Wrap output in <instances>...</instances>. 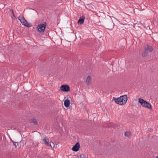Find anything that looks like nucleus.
Wrapping results in <instances>:
<instances>
[{
    "mask_svg": "<svg viewBox=\"0 0 158 158\" xmlns=\"http://www.w3.org/2000/svg\"><path fill=\"white\" fill-rule=\"evenodd\" d=\"M113 100H114L115 102L120 105H124L127 102V95H124L121 96L118 98H115L113 97Z\"/></svg>",
    "mask_w": 158,
    "mask_h": 158,
    "instance_id": "1",
    "label": "nucleus"
},
{
    "mask_svg": "<svg viewBox=\"0 0 158 158\" xmlns=\"http://www.w3.org/2000/svg\"><path fill=\"white\" fill-rule=\"evenodd\" d=\"M138 101L143 107L147 108L148 109L151 110L152 109V107L151 104L146 101L144 100L143 99L139 98L138 99Z\"/></svg>",
    "mask_w": 158,
    "mask_h": 158,
    "instance_id": "2",
    "label": "nucleus"
},
{
    "mask_svg": "<svg viewBox=\"0 0 158 158\" xmlns=\"http://www.w3.org/2000/svg\"><path fill=\"white\" fill-rule=\"evenodd\" d=\"M19 19L23 25L27 27H30L29 24L27 22L22 15H21L19 16Z\"/></svg>",
    "mask_w": 158,
    "mask_h": 158,
    "instance_id": "3",
    "label": "nucleus"
},
{
    "mask_svg": "<svg viewBox=\"0 0 158 158\" xmlns=\"http://www.w3.org/2000/svg\"><path fill=\"white\" fill-rule=\"evenodd\" d=\"M61 90L64 92H69L70 90V87L67 85H62L60 87Z\"/></svg>",
    "mask_w": 158,
    "mask_h": 158,
    "instance_id": "4",
    "label": "nucleus"
},
{
    "mask_svg": "<svg viewBox=\"0 0 158 158\" xmlns=\"http://www.w3.org/2000/svg\"><path fill=\"white\" fill-rule=\"evenodd\" d=\"M46 26V24H40L37 27L38 31L40 32L44 31Z\"/></svg>",
    "mask_w": 158,
    "mask_h": 158,
    "instance_id": "5",
    "label": "nucleus"
},
{
    "mask_svg": "<svg viewBox=\"0 0 158 158\" xmlns=\"http://www.w3.org/2000/svg\"><path fill=\"white\" fill-rule=\"evenodd\" d=\"M42 141L48 146H50L52 148H53L55 147L54 144L52 142V143L53 144V147L52 146L51 144L49 143V140L48 139H46L45 138H44L42 139Z\"/></svg>",
    "mask_w": 158,
    "mask_h": 158,
    "instance_id": "6",
    "label": "nucleus"
},
{
    "mask_svg": "<svg viewBox=\"0 0 158 158\" xmlns=\"http://www.w3.org/2000/svg\"><path fill=\"white\" fill-rule=\"evenodd\" d=\"M80 148V144L79 142H77L72 148V150L75 152L78 151Z\"/></svg>",
    "mask_w": 158,
    "mask_h": 158,
    "instance_id": "7",
    "label": "nucleus"
},
{
    "mask_svg": "<svg viewBox=\"0 0 158 158\" xmlns=\"http://www.w3.org/2000/svg\"><path fill=\"white\" fill-rule=\"evenodd\" d=\"M30 122L33 123L35 125L38 124L37 120L36 118H32L30 121Z\"/></svg>",
    "mask_w": 158,
    "mask_h": 158,
    "instance_id": "8",
    "label": "nucleus"
},
{
    "mask_svg": "<svg viewBox=\"0 0 158 158\" xmlns=\"http://www.w3.org/2000/svg\"><path fill=\"white\" fill-rule=\"evenodd\" d=\"M70 101L69 100H66L64 101V105L66 107H69L70 105Z\"/></svg>",
    "mask_w": 158,
    "mask_h": 158,
    "instance_id": "9",
    "label": "nucleus"
},
{
    "mask_svg": "<svg viewBox=\"0 0 158 158\" xmlns=\"http://www.w3.org/2000/svg\"><path fill=\"white\" fill-rule=\"evenodd\" d=\"M91 77L90 76H88L86 78V83L88 85H90L91 83Z\"/></svg>",
    "mask_w": 158,
    "mask_h": 158,
    "instance_id": "10",
    "label": "nucleus"
},
{
    "mask_svg": "<svg viewBox=\"0 0 158 158\" xmlns=\"http://www.w3.org/2000/svg\"><path fill=\"white\" fill-rule=\"evenodd\" d=\"M145 50H148L150 52H152L153 50V48L152 46L149 45H147V47L145 48Z\"/></svg>",
    "mask_w": 158,
    "mask_h": 158,
    "instance_id": "11",
    "label": "nucleus"
},
{
    "mask_svg": "<svg viewBox=\"0 0 158 158\" xmlns=\"http://www.w3.org/2000/svg\"><path fill=\"white\" fill-rule=\"evenodd\" d=\"M131 134L130 131H126L125 132V136L127 137L128 138H130L131 136Z\"/></svg>",
    "mask_w": 158,
    "mask_h": 158,
    "instance_id": "12",
    "label": "nucleus"
},
{
    "mask_svg": "<svg viewBox=\"0 0 158 158\" xmlns=\"http://www.w3.org/2000/svg\"><path fill=\"white\" fill-rule=\"evenodd\" d=\"M114 124L113 123H109L107 124V126L105 127H115L114 126Z\"/></svg>",
    "mask_w": 158,
    "mask_h": 158,
    "instance_id": "13",
    "label": "nucleus"
},
{
    "mask_svg": "<svg viewBox=\"0 0 158 158\" xmlns=\"http://www.w3.org/2000/svg\"><path fill=\"white\" fill-rule=\"evenodd\" d=\"M84 21V19L80 18L79 19L78 21V23L79 24H82L83 23Z\"/></svg>",
    "mask_w": 158,
    "mask_h": 158,
    "instance_id": "14",
    "label": "nucleus"
},
{
    "mask_svg": "<svg viewBox=\"0 0 158 158\" xmlns=\"http://www.w3.org/2000/svg\"><path fill=\"white\" fill-rule=\"evenodd\" d=\"M148 54V52L145 50V51H144L142 54V56L143 57H145Z\"/></svg>",
    "mask_w": 158,
    "mask_h": 158,
    "instance_id": "15",
    "label": "nucleus"
},
{
    "mask_svg": "<svg viewBox=\"0 0 158 158\" xmlns=\"http://www.w3.org/2000/svg\"><path fill=\"white\" fill-rule=\"evenodd\" d=\"M79 156H80V158H87L85 155H80Z\"/></svg>",
    "mask_w": 158,
    "mask_h": 158,
    "instance_id": "16",
    "label": "nucleus"
},
{
    "mask_svg": "<svg viewBox=\"0 0 158 158\" xmlns=\"http://www.w3.org/2000/svg\"><path fill=\"white\" fill-rule=\"evenodd\" d=\"M18 144L16 142H13V144L14 146H15V147H16L17 145Z\"/></svg>",
    "mask_w": 158,
    "mask_h": 158,
    "instance_id": "17",
    "label": "nucleus"
},
{
    "mask_svg": "<svg viewBox=\"0 0 158 158\" xmlns=\"http://www.w3.org/2000/svg\"><path fill=\"white\" fill-rule=\"evenodd\" d=\"M149 129V131H153L152 129Z\"/></svg>",
    "mask_w": 158,
    "mask_h": 158,
    "instance_id": "18",
    "label": "nucleus"
},
{
    "mask_svg": "<svg viewBox=\"0 0 158 158\" xmlns=\"http://www.w3.org/2000/svg\"><path fill=\"white\" fill-rule=\"evenodd\" d=\"M12 14H13V15H14V16H15V15H14V12H13V10H12Z\"/></svg>",
    "mask_w": 158,
    "mask_h": 158,
    "instance_id": "19",
    "label": "nucleus"
},
{
    "mask_svg": "<svg viewBox=\"0 0 158 158\" xmlns=\"http://www.w3.org/2000/svg\"><path fill=\"white\" fill-rule=\"evenodd\" d=\"M51 145H52V147H53V144H52H52H51Z\"/></svg>",
    "mask_w": 158,
    "mask_h": 158,
    "instance_id": "20",
    "label": "nucleus"
},
{
    "mask_svg": "<svg viewBox=\"0 0 158 158\" xmlns=\"http://www.w3.org/2000/svg\"><path fill=\"white\" fill-rule=\"evenodd\" d=\"M156 158H158V156H157Z\"/></svg>",
    "mask_w": 158,
    "mask_h": 158,
    "instance_id": "21",
    "label": "nucleus"
},
{
    "mask_svg": "<svg viewBox=\"0 0 158 158\" xmlns=\"http://www.w3.org/2000/svg\"><path fill=\"white\" fill-rule=\"evenodd\" d=\"M19 132H20V130H19Z\"/></svg>",
    "mask_w": 158,
    "mask_h": 158,
    "instance_id": "22",
    "label": "nucleus"
}]
</instances>
